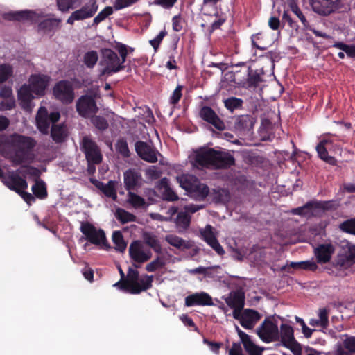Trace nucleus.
Here are the masks:
<instances>
[{
	"label": "nucleus",
	"instance_id": "f257e3e1",
	"mask_svg": "<svg viewBox=\"0 0 355 355\" xmlns=\"http://www.w3.org/2000/svg\"><path fill=\"white\" fill-rule=\"evenodd\" d=\"M194 162L200 167L215 170L227 169L235 165V159L228 151L203 148L196 151Z\"/></svg>",
	"mask_w": 355,
	"mask_h": 355
},
{
	"label": "nucleus",
	"instance_id": "f03ea898",
	"mask_svg": "<svg viewBox=\"0 0 355 355\" xmlns=\"http://www.w3.org/2000/svg\"><path fill=\"white\" fill-rule=\"evenodd\" d=\"M6 143L15 149L11 159L14 166L33 160L31 152L36 146V141L33 138L15 133L6 139Z\"/></svg>",
	"mask_w": 355,
	"mask_h": 355
},
{
	"label": "nucleus",
	"instance_id": "7ed1b4c3",
	"mask_svg": "<svg viewBox=\"0 0 355 355\" xmlns=\"http://www.w3.org/2000/svg\"><path fill=\"white\" fill-rule=\"evenodd\" d=\"M114 49L118 51L121 56V59L118 55L110 49H103L101 50L102 59L101 64L103 66V69L101 71V76H111L125 69L124 63L128 56L127 46L117 43Z\"/></svg>",
	"mask_w": 355,
	"mask_h": 355
},
{
	"label": "nucleus",
	"instance_id": "20e7f679",
	"mask_svg": "<svg viewBox=\"0 0 355 355\" xmlns=\"http://www.w3.org/2000/svg\"><path fill=\"white\" fill-rule=\"evenodd\" d=\"M137 268L129 267L125 282L119 281L114 286L131 294H139L152 286L153 276L144 275L139 277Z\"/></svg>",
	"mask_w": 355,
	"mask_h": 355
},
{
	"label": "nucleus",
	"instance_id": "39448f33",
	"mask_svg": "<svg viewBox=\"0 0 355 355\" xmlns=\"http://www.w3.org/2000/svg\"><path fill=\"white\" fill-rule=\"evenodd\" d=\"M333 266L337 269H347L355 263V245L347 241H342L340 250L333 261Z\"/></svg>",
	"mask_w": 355,
	"mask_h": 355
},
{
	"label": "nucleus",
	"instance_id": "423d86ee",
	"mask_svg": "<svg viewBox=\"0 0 355 355\" xmlns=\"http://www.w3.org/2000/svg\"><path fill=\"white\" fill-rule=\"evenodd\" d=\"M80 230L85 236V239L90 243L101 245L105 249L110 248L105 232L102 229H96L93 224L89 222H82Z\"/></svg>",
	"mask_w": 355,
	"mask_h": 355
},
{
	"label": "nucleus",
	"instance_id": "0eeeda50",
	"mask_svg": "<svg viewBox=\"0 0 355 355\" xmlns=\"http://www.w3.org/2000/svg\"><path fill=\"white\" fill-rule=\"evenodd\" d=\"M129 255L132 260V266L139 268L141 263L148 261L152 253L146 244L141 241H134L129 246Z\"/></svg>",
	"mask_w": 355,
	"mask_h": 355
},
{
	"label": "nucleus",
	"instance_id": "6e6552de",
	"mask_svg": "<svg viewBox=\"0 0 355 355\" xmlns=\"http://www.w3.org/2000/svg\"><path fill=\"white\" fill-rule=\"evenodd\" d=\"M80 150L85 154L87 162L101 163L103 155L95 141L85 136L80 142Z\"/></svg>",
	"mask_w": 355,
	"mask_h": 355
},
{
	"label": "nucleus",
	"instance_id": "1a4fd4ad",
	"mask_svg": "<svg viewBox=\"0 0 355 355\" xmlns=\"http://www.w3.org/2000/svg\"><path fill=\"white\" fill-rule=\"evenodd\" d=\"M55 98L63 104L69 105L74 99V89L72 84L68 80L58 81L53 89Z\"/></svg>",
	"mask_w": 355,
	"mask_h": 355
},
{
	"label": "nucleus",
	"instance_id": "9d476101",
	"mask_svg": "<svg viewBox=\"0 0 355 355\" xmlns=\"http://www.w3.org/2000/svg\"><path fill=\"white\" fill-rule=\"evenodd\" d=\"M256 332L260 339L265 343L277 341L279 339V329L277 323L266 318Z\"/></svg>",
	"mask_w": 355,
	"mask_h": 355
},
{
	"label": "nucleus",
	"instance_id": "9b49d317",
	"mask_svg": "<svg viewBox=\"0 0 355 355\" xmlns=\"http://www.w3.org/2000/svg\"><path fill=\"white\" fill-rule=\"evenodd\" d=\"M76 112L85 119L96 114L98 111L94 98L89 95H83L76 101Z\"/></svg>",
	"mask_w": 355,
	"mask_h": 355
},
{
	"label": "nucleus",
	"instance_id": "f8f14e48",
	"mask_svg": "<svg viewBox=\"0 0 355 355\" xmlns=\"http://www.w3.org/2000/svg\"><path fill=\"white\" fill-rule=\"evenodd\" d=\"M234 130L242 135H247L253 130L257 121L255 117L251 114H243L236 116L233 118Z\"/></svg>",
	"mask_w": 355,
	"mask_h": 355
},
{
	"label": "nucleus",
	"instance_id": "ddd939ff",
	"mask_svg": "<svg viewBox=\"0 0 355 355\" xmlns=\"http://www.w3.org/2000/svg\"><path fill=\"white\" fill-rule=\"evenodd\" d=\"M313 11L320 15L328 16L341 6V0H311Z\"/></svg>",
	"mask_w": 355,
	"mask_h": 355
},
{
	"label": "nucleus",
	"instance_id": "4468645a",
	"mask_svg": "<svg viewBox=\"0 0 355 355\" xmlns=\"http://www.w3.org/2000/svg\"><path fill=\"white\" fill-rule=\"evenodd\" d=\"M199 116L216 129L223 131L225 129L224 121L218 116L216 112L209 106L204 105L199 111Z\"/></svg>",
	"mask_w": 355,
	"mask_h": 355
},
{
	"label": "nucleus",
	"instance_id": "2eb2a0df",
	"mask_svg": "<svg viewBox=\"0 0 355 355\" xmlns=\"http://www.w3.org/2000/svg\"><path fill=\"white\" fill-rule=\"evenodd\" d=\"M50 81V77L44 74L31 76L29 84L33 92L40 96H44Z\"/></svg>",
	"mask_w": 355,
	"mask_h": 355
},
{
	"label": "nucleus",
	"instance_id": "dca6fc26",
	"mask_svg": "<svg viewBox=\"0 0 355 355\" xmlns=\"http://www.w3.org/2000/svg\"><path fill=\"white\" fill-rule=\"evenodd\" d=\"M212 306L214 305L211 297L205 292L196 293L188 295L185 298V306Z\"/></svg>",
	"mask_w": 355,
	"mask_h": 355
},
{
	"label": "nucleus",
	"instance_id": "f3484780",
	"mask_svg": "<svg viewBox=\"0 0 355 355\" xmlns=\"http://www.w3.org/2000/svg\"><path fill=\"white\" fill-rule=\"evenodd\" d=\"M33 90L31 86L24 84L17 92V97L22 109L31 111L32 109V101L34 98Z\"/></svg>",
	"mask_w": 355,
	"mask_h": 355
},
{
	"label": "nucleus",
	"instance_id": "a211bd4d",
	"mask_svg": "<svg viewBox=\"0 0 355 355\" xmlns=\"http://www.w3.org/2000/svg\"><path fill=\"white\" fill-rule=\"evenodd\" d=\"M202 239L217 252L219 255H223L225 250L219 243L218 239L213 232V227L210 225H206L205 228L200 230Z\"/></svg>",
	"mask_w": 355,
	"mask_h": 355
},
{
	"label": "nucleus",
	"instance_id": "6ab92c4d",
	"mask_svg": "<svg viewBox=\"0 0 355 355\" xmlns=\"http://www.w3.org/2000/svg\"><path fill=\"white\" fill-rule=\"evenodd\" d=\"M335 252L334 246L331 243L319 245L314 250L318 263H328Z\"/></svg>",
	"mask_w": 355,
	"mask_h": 355
},
{
	"label": "nucleus",
	"instance_id": "aec40b11",
	"mask_svg": "<svg viewBox=\"0 0 355 355\" xmlns=\"http://www.w3.org/2000/svg\"><path fill=\"white\" fill-rule=\"evenodd\" d=\"M3 183L10 190L17 193H21L22 190L26 189L28 187L26 180L17 174L9 175L3 181Z\"/></svg>",
	"mask_w": 355,
	"mask_h": 355
},
{
	"label": "nucleus",
	"instance_id": "412c9836",
	"mask_svg": "<svg viewBox=\"0 0 355 355\" xmlns=\"http://www.w3.org/2000/svg\"><path fill=\"white\" fill-rule=\"evenodd\" d=\"M135 150L142 159L151 163L155 162V152L146 142L137 141L135 143Z\"/></svg>",
	"mask_w": 355,
	"mask_h": 355
},
{
	"label": "nucleus",
	"instance_id": "4be33fe9",
	"mask_svg": "<svg viewBox=\"0 0 355 355\" xmlns=\"http://www.w3.org/2000/svg\"><path fill=\"white\" fill-rule=\"evenodd\" d=\"M123 177L125 187L128 192L136 190L139 186V182L141 177L137 171L129 169L124 173Z\"/></svg>",
	"mask_w": 355,
	"mask_h": 355
},
{
	"label": "nucleus",
	"instance_id": "5701e85b",
	"mask_svg": "<svg viewBox=\"0 0 355 355\" xmlns=\"http://www.w3.org/2000/svg\"><path fill=\"white\" fill-rule=\"evenodd\" d=\"M50 123L47 109L44 107H40L36 116L37 128L42 133L47 134Z\"/></svg>",
	"mask_w": 355,
	"mask_h": 355
},
{
	"label": "nucleus",
	"instance_id": "b1692460",
	"mask_svg": "<svg viewBox=\"0 0 355 355\" xmlns=\"http://www.w3.org/2000/svg\"><path fill=\"white\" fill-rule=\"evenodd\" d=\"M209 187L204 183L200 182L197 178H195V184L190 191L189 196L196 200L202 201L209 196Z\"/></svg>",
	"mask_w": 355,
	"mask_h": 355
},
{
	"label": "nucleus",
	"instance_id": "393cba45",
	"mask_svg": "<svg viewBox=\"0 0 355 355\" xmlns=\"http://www.w3.org/2000/svg\"><path fill=\"white\" fill-rule=\"evenodd\" d=\"M224 300L230 307L240 306L241 308H243L245 305V293L242 290L232 291Z\"/></svg>",
	"mask_w": 355,
	"mask_h": 355
},
{
	"label": "nucleus",
	"instance_id": "a878e982",
	"mask_svg": "<svg viewBox=\"0 0 355 355\" xmlns=\"http://www.w3.org/2000/svg\"><path fill=\"white\" fill-rule=\"evenodd\" d=\"M211 201L215 204H225L230 200V192L227 189L214 188L209 190V196Z\"/></svg>",
	"mask_w": 355,
	"mask_h": 355
},
{
	"label": "nucleus",
	"instance_id": "bb28decb",
	"mask_svg": "<svg viewBox=\"0 0 355 355\" xmlns=\"http://www.w3.org/2000/svg\"><path fill=\"white\" fill-rule=\"evenodd\" d=\"M35 12L26 10L5 13L3 15V19L8 21H28L32 20L35 17Z\"/></svg>",
	"mask_w": 355,
	"mask_h": 355
},
{
	"label": "nucleus",
	"instance_id": "cd10ccee",
	"mask_svg": "<svg viewBox=\"0 0 355 355\" xmlns=\"http://www.w3.org/2000/svg\"><path fill=\"white\" fill-rule=\"evenodd\" d=\"M92 182L104 193L106 197L110 198L113 200H116L117 198V193L115 181L110 180L107 184H104L103 182L98 180H95V182Z\"/></svg>",
	"mask_w": 355,
	"mask_h": 355
},
{
	"label": "nucleus",
	"instance_id": "c85d7f7f",
	"mask_svg": "<svg viewBox=\"0 0 355 355\" xmlns=\"http://www.w3.org/2000/svg\"><path fill=\"white\" fill-rule=\"evenodd\" d=\"M98 6L96 0H89L83 6H82L76 12L82 19V20L90 18L97 12Z\"/></svg>",
	"mask_w": 355,
	"mask_h": 355
},
{
	"label": "nucleus",
	"instance_id": "c756f323",
	"mask_svg": "<svg viewBox=\"0 0 355 355\" xmlns=\"http://www.w3.org/2000/svg\"><path fill=\"white\" fill-rule=\"evenodd\" d=\"M279 338L280 343L276 344L277 347L280 345L287 346V343L294 340V331L291 326L286 324H282L280 326Z\"/></svg>",
	"mask_w": 355,
	"mask_h": 355
},
{
	"label": "nucleus",
	"instance_id": "7c9ffc66",
	"mask_svg": "<svg viewBox=\"0 0 355 355\" xmlns=\"http://www.w3.org/2000/svg\"><path fill=\"white\" fill-rule=\"evenodd\" d=\"M263 82V78L258 70H254L250 68L249 75L243 88L255 89L259 86L260 83Z\"/></svg>",
	"mask_w": 355,
	"mask_h": 355
},
{
	"label": "nucleus",
	"instance_id": "2f4dec72",
	"mask_svg": "<svg viewBox=\"0 0 355 355\" xmlns=\"http://www.w3.org/2000/svg\"><path fill=\"white\" fill-rule=\"evenodd\" d=\"M62 20L56 18H49L40 21L38 24L40 30L44 32H55L61 28Z\"/></svg>",
	"mask_w": 355,
	"mask_h": 355
},
{
	"label": "nucleus",
	"instance_id": "473e14b6",
	"mask_svg": "<svg viewBox=\"0 0 355 355\" xmlns=\"http://www.w3.org/2000/svg\"><path fill=\"white\" fill-rule=\"evenodd\" d=\"M51 136L55 143L63 142L67 137V130L64 125H53L51 130Z\"/></svg>",
	"mask_w": 355,
	"mask_h": 355
},
{
	"label": "nucleus",
	"instance_id": "72a5a7b5",
	"mask_svg": "<svg viewBox=\"0 0 355 355\" xmlns=\"http://www.w3.org/2000/svg\"><path fill=\"white\" fill-rule=\"evenodd\" d=\"M239 71H234L237 86L243 87L247 78L249 75L250 67L246 62H242Z\"/></svg>",
	"mask_w": 355,
	"mask_h": 355
},
{
	"label": "nucleus",
	"instance_id": "f704fd0d",
	"mask_svg": "<svg viewBox=\"0 0 355 355\" xmlns=\"http://www.w3.org/2000/svg\"><path fill=\"white\" fill-rule=\"evenodd\" d=\"M166 240L170 245L182 250L189 249L192 247V245L189 241H186L182 238L175 235L171 234L166 236Z\"/></svg>",
	"mask_w": 355,
	"mask_h": 355
},
{
	"label": "nucleus",
	"instance_id": "c9c22d12",
	"mask_svg": "<svg viewBox=\"0 0 355 355\" xmlns=\"http://www.w3.org/2000/svg\"><path fill=\"white\" fill-rule=\"evenodd\" d=\"M252 44L253 47L262 51L268 48V42L266 41V34L263 32H260L257 34H253L251 36Z\"/></svg>",
	"mask_w": 355,
	"mask_h": 355
},
{
	"label": "nucleus",
	"instance_id": "e433bc0d",
	"mask_svg": "<svg viewBox=\"0 0 355 355\" xmlns=\"http://www.w3.org/2000/svg\"><path fill=\"white\" fill-rule=\"evenodd\" d=\"M190 222L191 216L189 214L184 211H180L178 214L175 223L180 231L187 230L189 227Z\"/></svg>",
	"mask_w": 355,
	"mask_h": 355
},
{
	"label": "nucleus",
	"instance_id": "4c0bfd02",
	"mask_svg": "<svg viewBox=\"0 0 355 355\" xmlns=\"http://www.w3.org/2000/svg\"><path fill=\"white\" fill-rule=\"evenodd\" d=\"M32 191L40 199L46 198L48 195L46 184L43 180H36L32 186Z\"/></svg>",
	"mask_w": 355,
	"mask_h": 355
},
{
	"label": "nucleus",
	"instance_id": "58836bf2",
	"mask_svg": "<svg viewBox=\"0 0 355 355\" xmlns=\"http://www.w3.org/2000/svg\"><path fill=\"white\" fill-rule=\"evenodd\" d=\"M290 266L294 269H304L310 271H315L318 268L315 262L313 261H304L300 262H291Z\"/></svg>",
	"mask_w": 355,
	"mask_h": 355
},
{
	"label": "nucleus",
	"instance_id": "ea45409f",
	"mask_svg": "<svg viewBox=\"0 0 355 355\" xmlns=\"http://www.w3.org/2000/svg\"><path fill=\"white\" fill-rule=\"evenodd\" d=\"M311 205L310 206V216H322L325 211V208L324 205H327L326 202H321V201H309Z\"/></svg>",
	"mask_w": 355,
	"mask_h": 355
},
{
	"label": "nucleus",
	"instance_id": "a19ab883",
	"mask_svg": "<svg viewBox=\"0 0 355 355\" xmlns=\"http://www.w3.org/2000/svg\"><path fill=\"white\" fill-rule=\"evenodd\" d=\"M116 218L122 224L135 222L137 219V217L134 214L121 208L116 210Z\"/></svg>",
	"mask_w": 355,
	"mask_h": 355
},
{
	"label": "nucleus",
	"instance_id": "79ce46f5",
	"mask_svg": "<svg viewBox=\"0 0 355 355\" xmlns=\"http://www.w3.org/2000/svg\"><path fill=\"white\" fill-rule=\"evenodd\" d=\"M98 59V53L96 51H89L85 53L83 56V62L87 68H93Z\"/></svg>",
	"mask_w": 355,
	"mask_h": 355
},
{
	"label": "nucleus",
	"instance_id": "37998d69",
	"mask_svg": "<svg viewBox=\"0 0 355 355\" xmlns=\"http://www.w3.org/2000/svg\"><path fill=\"white\" fill-rule=\"evenodd\" d=\"M112 241L116 245V249L119 252H123L127 246V243L124 241L123 234L119 231L114 232L112 234Z\"/></svg>",
	"mask_w": 355,
	"mask_h": 355
},
{
	"label": "nucleus",
	"instance_id": "c03bdc74",
	"mask_svg": "<svg viewBox=\"0 0 355 355\" xmlns=\"http://www.w3.org/2000/svg\"><path fill=\"white\" fill-rule=\"evenodd\" d=\"M243 103V101L236 97H230L224 101L225 107L231 112L241 108Z\"/></svg>",
	"mask_w": 355,
	"mask_h": 355
},
{
	"label": "nucleus",
	"instance_id": "a18cd8bd",
	"mask_svg": "<svg viewBox=\"0 0 355 355\" xmlns=\"http://www.w3.org/2000/svg\"><path fill=\"white\" fill-rule=\"evenodd\" d=\"M116 150L123 157L128 158L130 156V152L125 139H119L116 144Z\"/></svg>",
	"mask_w": 355,
	"mask_h": 355
},
{
	"label": "nucleus",
	"instance_id": "49530a36",
	"mask_svg": "<svg viewBox=\"0 0 355 355\" xmlns=\"http://www.w3.org/2000/svg\"><path fill=\"white\" fill-rule=\"evenodd\" d=\"M89 118L91 119V123L93 124V125L99 130H105L109 126L107 120L103 116L94 114Z\"/></svg>",
	"mask_w": 355,
	"mask_h": 355
},
{
	"label": "nucleus",
	"instance_id": "de8ad7c7",
	"mask_svg": "<svg viewBox=\"0 0 355 355\" xmlns=\"http://www.w3.org/2000/svg\"><path fill=\"white\" fill-rule=\"evenodd\" d=\"M316 150L318 152V154L320 159L322 160L327 162L329 164L334 165L336 160L334 157L329 156L328 154V151L325 146H323L322 145H317L316 146Z\"/></svg>",
	"mask_w": 355,
	"mask_h": 355
},
{
	"label": "nucleus",
	"instance_id": "09e8293b",
	"mask_svg": "<svg viewBox=\"0 0 355 355\" xmlns=\"http://www.w3.org/2000/svg\"><path fill=\"white\" fill-rule=\"evenodd\" d=\"M17 171L22 175H30L35 178H38L40 174L38 168L27 165L21 166V168H19Z\"/></svg>",
	"mask_w": 355,
	"mask_h": 355
},
{
	"label": "nucleus",
	"instance_id": "8fccbe9b",
	"mask_svg": "<svg viewBox=\"0 0 355 355\" xmlns=\"http://www.w3.org/2000/svg\"><path fill=\"white\" fill-rule=\"evenodd\" d=\"M291 10L297 16V17L300 19L301 22L302 23L304 27L305 28H309V23L306 20L305 16L303 15L302 12L300 9V8L297 6V5L294 2L293 0L291 1V2L289 3Z\"/></svg>",
	"mask_w": 355,
	"mask_h": 355
},
{
	"label": "nucleus",
	"instance_id": "3c124183",
	"mask_svg": "<svg viewBox=\"0 0 355 355\" xmlns=\"http://www.w3.org/2000/svg\"><path fill=\"white\" fill-rule=\"evenodd\" d=\"M12 67L9 64L0 65V83L6 82L12 76Z\"/></svg>",
	"mask_w": 355,
	"mask_h": 355
},
{
	"label": "nucleus",
	"instance_id": "603ef678",
	"mask_svg": "<svg viewBox=\"0 0 355 355\" xmlns=\"http://www.w3.org/2000/svg\"><path fill=\"white\" fill-rule=\"evenodd\" d=\"M112 13L113 8L110 6H106L94 18V24H98L101 21H104L107 17L111 15Z\"/></svg>",
	"mask_w": 355,
	"mask_h": 355
},
{
	"label": "nucleus",
	"instance_id": "864d4df0",
	"mask_svg": "<svg viewBox=\"0 0 355 355\" xmlns=\"http://www.w3.org/2000/svg\"><path fill=\"white\" fill-rule=\"evenodd\" d=\"M193 177L182 176L179 178V182L180 187L184 189L189 193L191 191L193 185L195 184V180L192 182Z\"/></svg>",
	"mask_w": 355,
	"mask_h": 355
},
{
	"label": "nucleus",
	"instance_id": "5fc2aeb1",
	"mask_svg": "<svg viewBox=\"0 0 355 355\" xmlns=\"http://www.w3.org/2000/svg\"><path fill=\"white\" fill-rule=\"evenodd\" d=\"M340 229L345 232L355 235V218L343 222L340 225Z\"/></svg>",
	"mask_w": 355,
	"mask_h": 355
},
{
	"label": "nucleus",
	"instance_id": "6e6d98bb",
	"mask_svg": "<svg viewBox=\"0 0 355 355\" xmlns=\"http://www.w3.org/2000/svg\"><path fill=\"white\" fill-rule=\"evenodd\" d=\"M128 196V201L134 207H141L145 205V200L135 193L129 191Z\"/></svg>",
	"mask_w": 355,
	"mask_h": 355
},
{
	"label": "nucleus",
	"instance_id": "4d7b16f0",
	"mask_svg": "<svg viewBox=\"0 0 355 355\" xmlns=\"http://www.w3.org/2000/svg\"><path fill=\"white\" fill-rule=\"evenodd\" d=\"M243 317L255 324L260 320L261 315L258 311L254 309H247L243 311Z\"/></svg>",
	"mask_w": 355,
	"mask_h": 355
},
{
	"label": "nucleus",
	"instance_id": "13d9d810",
	"mask_svg": "<svg viewBox=\"0 0 355 355\" xmlns=\"http://www.w3.org/2000/svg\"><path fill=\"white\" fill-rule=\"evenodd\" d=\"M311 205V202H307L302 207H299L291 210V213L295 215H299L301 216H308L310 217V206Z\"/></svg>",
	"mask_w": 355,
	"mask_h": 355
},
{
	"label": "nucleus",
	"instance_id": "bf43d9fd",
	"mask_svg": "<svg viewBox=\"0 0 355 355\" xmlns=\"http://www.w3.org/2000/svg\"><path fill=\"white\" fill-rule=\"evenodd\" d=\"M185 22L181 14L175 15L172 19L173 29L175 32H180L183 28V24Z\"/></svg>",
	"mask_w": 355,
	"mask_h": 355
},
{
	"label": "nucleus",
	"instance_id": "052dcab7",
	"mask_svg": "<svg viewBox=\"0 0 355 355\" xmlns=\"http://www.w3.org/2000/svg\"><path fill=\"white\" fill-rule=\"evenodd\" d=\"M138 0H115L114 2L113 8L116 10H119L133 5Z\"/></svg>",
	"mask_w": 355,
	"mask_h": 355
},
{
	"label": "nucleus",
	"instance_id": "680f3d73",
	"mask_svg": "<svg viewBox=\"0 0 355 355\" xmlns=\"http://www.w3.org/2000/svg\"><path fill=\"white\" fill-rule=\"evenodd\" d=\"M162 200L167 201H175L178 200V195L171 187L166 188L162 191Z\"/></svg>",
	"mask_w": 355,
	"mask_h": 355
},
{
	"label": "nucleus",
	"instance_id": "e2e57ef3",
	"mask_svg": "<svg viewBox=\"0 0 355 355\" xmlns=\"http://www.w3.org/2000/svg\"><path fill=\"white\" fill-rule=\"evenodd\" d=\"M15 98H3L0 102V110L2 111L10 110L15 107Z\"/></svg>",
	"mask_w": 355,
	"mask_h": 355
},
{
	"label": "nucleus",
	"instance_id": "0e129e2a",
	"mask_svg": "<svg viewBox=\"0 0 355 355\" xmlns=\"http://www.w3.org/2000/svg\"><path fill=\"white\" fill-rule=\"evenodd\" d=\"M285 347L289 349L295 355H301L302 347L301 345L295 340H292L287 343V346Z\"/></svg>",
	"mask_w": 355,
	"mask_h": 355
},
{
	"label": "nucleus",
	"instance_id": "69168bd1",
	"mask_svg": "<svg viewBox=\"0 0 355 355\" xmlns=\"http://www.w3.org/2000/svg\"><path fill=\"white\" fill-rule=\"evenodd\" d=\"M343 346L349 353L355 354V336L345 338L343 340Z\"/></svg>",
	"mask_w": 355,
	"mask_h": 355
},
{
	"label": "nucleus",
	"instance_id": "338daca9",
	"mask_svg": "<svg viewBox=\"0 0 355 355\" xmlns=\"http://www.w3.org/2000/svg\"><path fill=\"white\" fill-rule=\"evenodd\" d=\"M183 86L178 85L177 87L173 92L172 96L170 97V103L172 105H176L182 97V90Z\"/></svg>",
	"mask_w": 355,
	"mask_h": 355
},
{
	"label": "nucleus",
	"instance_id": "774afa93",
	"mask_svg": "<svg viewBox=\"0 0 355 355\" xmlns=\"http://www.w3.org/2000/svg\"><path fill=\"white\" fill-rule=\"evenodd\" d=\"M58 9L62 12H67L73 8V0H57Z\"/></svg>",
	"mask_w": 355,
	"mask_h": 355
}]
</instances>
